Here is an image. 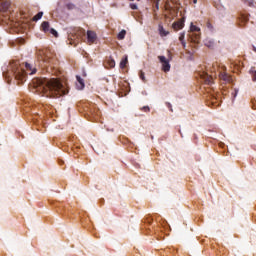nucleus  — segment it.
<instances>
[{
	"label": "nucleus",
	"mask_w": 256,
	"mask_h": 256,
	"mask_svg": "<svg viewBox=\"0 0 256 256\" xmlns=\"http://www.w3.org/2000/svg\"><path fill=\"white\" fill-rule=\"evenodd\" d=\"M35 89L42 97L57 99L69 93V87L66 86L59 78H40L36 80Z\"/></svg>",
	"instance_id": "f257e3e1"
},
{
	"label": "nucleus",
	"mask_w": 256,
	"mask_h": 256,
	"mask_svg": "<svg viewBox=\"0 0 256 256\" xmlns=\"http://www.w3.org/2000/svg\"><path fill=\"white\" fill-rule=\"evenodd\" d=\"M130 1H133V0H130Z\"/></svg>",
	"instance_id": "2f4dec72"
},
{
	"label": "nucleus",
	"mask_w": 256,
	"mask_h": 256,
	"mask_svg": "<svg viewBox=\"0 0 256 256\" xmlns=\"http://www.w3.org/2000/svg\"><path fill=\"white\" fill-rule=\"evenodd\" d=\"M66 9H68V11H73V9H75V4L73 3L66 4Z\"/></svg>",
	"instance_id": "a211bd4d"
},
{
	"label": "nucleus",
	"mask_w": 256,
	"mask_h": 256,
	"mask_svg": "<svg viewBox=\"0 0 256 256\" xmlns=\"http://www.w3.org/2000/svg\"><path fill=\"white\" fill-rule=\"evenodd\" d=\"M158 30L161 37H167L169 35V31L165 30L162 25H159Z\"/></svg>",
	"instance_id": "9d476101"
},
{
	"label": "nucleus",
	"mask_w": 256,
	"mask_h": 256,
	"mask_svg": "<svg viewBox=\"0 0 256 256\" xmlns=\"http://www.w3.org/2000/svg\"><path fill=\"white\" fill-rule=\"evenodd\" d=\"M250 74L252 77V81H256V70L254 68L250 70Z\"/></svg>",
	"instance_id": "f3484780"
},
{
	"label": "nucleus",
	"mask_w": 256,
	"mask_h": 256,
	"mask_svg": "<svg viewBox=\"0 0 256 256\" xmlns=\"http://www.w3.org/2000/svg\"><path fill=\"white\" fill-rule=\"evenodd\" d=\"M137 1H141V0H137Z\"/></svg>",
	"instance_id": "7c9ffc66"
},
{
	"label": "nucleus",
	"mask_w": 256,
	"mask_h": 256,
	"mask_svg": "<svg viewBox=\"0 0 256 256\" xmlns=\"http://www.w3.org/2000/svg\"><path fill=\"white\" fill-rule=\"evenodd\" d=\"M38 61L42 67H47V65H51L53 61V53L49 49L38 50L37 52Z\"/></svg>",
	"instance_id": "7ed1b4c3"
},
{
	"label": "nucleus",
	"mask_w": 256,
	"mask_h": 256,
	"mask_svg": "<svg viewBox=\"0 0 256 256\" xmlns=\"http://www.w3.org/2000/svg\"><path fill=\"white\" fill-rule=\"evenodd\" d=\"M127 63H129V60L127 56H125L120 62V69H125L127 67Z\"/></svg>",
	"instance_id": "4468645a"
},
{
	"label": "nucleus",
	"mask_w": 256,
	"mask_h": 256,
	"mask_svg": "<svg viewBox=\"0 0 256 256\" xmlns=\"http://www.w3.org/2000/svg\"><path fill=\"white\" fill-rule=\"evenodd\" d=\"M76 79L82 88L85 87V82H83V78H81V76H76Z\"/></svg>",
	"instance_id": "aec40b11"
},
{
	"label": "nucleus",
	"mask_w": 256,
	"mask_h": 256,
	"mask_svg": "<svg viewBox=\"0 0 256 256\" xmlns=\"http://www.w3.org/2000/svg\"><path fill=\"white\" fill-rule=\"evenodd\" d=\"M95 41H97V33H95L94 31L88 30L87 31V42L89 43V45H93V43H95Z\"/></svg>",
	"instance_id": "0eeeda50"
},
{
	"label": "nucleus",
	"mask_w": 256,
	"mask_h": 256,
	"mask_svg": "<svg viewBox=\"0 0 256 256\" xmlns=\"http://www.w3.org/2000/svg\"><path fill=\"white\" fill-rule=\"evenodd\" d=\"M48 33H51V35H54V37H58V35H59V34L56 32V30L53 29V28H51Z\"/></svg>",
	"instance_id": "b1692460"
},
{
	"label": "nucleus",
	"mask_w": 256,
	"mask_h": 256,
	"mask_svg": "<svg viewBox=\"0 0 256 256\" xmlns=\"http://www.w3.org/2000/svg\"><path fill=\"white\" fill-rule=\"evenodd\" d=\"M7 9H9V2L0 3V11L5 13V11H7Z\"/></svg>",
	"instance_id": "ddd939ff"
},
{
	"label": "nucleus",
	"mask_w": 256,
	"mask_h": 256,
	"mask_svg": "<svg viewBox=\"0 0 256 256\" xmlns=\"http://www.w3.org/2000/svg\"><path fill=\"white\" fill-rule=\"evenodd\" d=\"M155 7H156V11H159V0H156Z\"/></svg>",
	"instance_id": "c85d7f7f"
},
{
	"label": "nucleus",
	"mask_w": 256,
	"mask_h": 256,
	"mask_svg": "<svg viewBox=\"0 0 256 256\" xmlns=\"http://www.w3.org/2000/svg\"><path fill=\"white\" fill-rule=\"evenodd\" d=\"M141 111H144V113H149V111H151V108H149V106H144L142 108H140Z\"/></svg>",
	"instance_id": "5701e85b"
},
{
	"label": "nucleus",
	"mask_w": 256,
	"mask_h": 256,
	"mask_svg": "<svg viewBox=\"0 0 256 256\" xmlns=\"http://www.w3.org/2000/svg\"><path fill=\"white\" fill-rule=\"evenodd\" d=\"M219 78L221 79V81H225V83H231V76L226 72H220Z\"/></svg>",
	"instance_id": "1a4fd4ad"
},
{
	"label": "nucleus",
	"mask_w": 256,
	"mask_h": 256,
	"mask_svg": "<svg viewBox=\"0 0 256 256\" xmlns=\"http://www.w3.org/2000/svg\"><path fill=\"white\" fill-rule=\"evenodd\" d=\"M190 31L192 34H190V41L192 43H199V39H201V35L197 34L201 31V28L197 27L196 25L191 24Z\"/></svg>",
	"instance_id": "20e7f679"
},
{
	"label": "nucleus",
	"mask_w": 256,
	"mask_h": 256,
	"mask_svg": "<svg viewBox=\"0 0 256 256\" xmlns=\"http://www.w3.org/2000/svg\"><path fill=\"white\" fill-rule=\"evenodd\" d=\"M166 107H168V109H170V111L173 112V106L171 105V103L166 102Z\"/></svg>",
	"instance_id": "bb28decb"
},
{
	"label": "nucleus",
	"mask_w": 256,
	"mask_h": 256,
	"mask_svg": "<svg viewBox=\"0 0 256 256\" xmlns=\"http://www.w3.org/2000/svg\"><path fill=\"white\" fill-rule=\"evenodd\" d=\"M43 17V12H39L37 15L33 17V21H39Z\"/></svg>",
	"instance_id": "6ab92c4d"
},
{
	"label": "nucleus",
	"mask_w": 256,
	"mask_h": 256,
	"mask_svg": "<svg viewBox=\"0 0 256 256\" xmlns=\"http://www.w3.org/2000/svg\"><path fill=\"white\" fill-rule=\"evenodd\" d=\"M240 19L242 23H247V21H249V16L242 14Z\"/></svg>",
	"instance_id": "dca6fc26"
},
{
	"label": "nucleus",
	"mask_w": 256,
	"mask_h": 256,
	"mask_svg": "<svg viewBox=\"0 0 256 256\" xmlns=\"http://www.w3.org/2000/svg\"><path fill=\"white\" fill-rule=\"evenodd\" d=\"M207 29H209V31H213V24H211V22H207L206 23Z\"/></svg>",
	"instance_id": "a878e982"
},
{
	"label": "nucleus",
	"mask_w": 256,
	"mask_h": 256,
	"mask_svg": "<svg viewBox=\"0 0 256 256\" xmlns=\"http://www.w3.org/2000/svg\"><path fill=\"white\" fill-rule=\"evenodd\" d=\"M158 59L162 64V71L165 73L171 71V64H169V59H167L165 56H158Z\"/></svg>",
	"instance_id": "39448f33"
},
{
	"label": "nucleus",
	"mask_w": 256,
	"mask_h": 256,
	"mask_svg": "<svg viewBox=\"0 0 256 256\" xmlns=\"http://www.w3.org/2000/svg\"><path fill=\"white\" fill-rule=\"evenodd\" d=\"M139 77H140V79H141L144 83L147 82V79H145V72H144V71H140Z\"/></svg>",
	"instance_id": "412c9836"
},
{
	"label": "nucleus",
	"mask_w": 256,
	"mask_h": 256,
	"mask_svg": "<svg viewBox=\"0 0 256 256\" xmlns=\"http://www.w3.org/2000/svg\"><path fill=\"white\" fill-rule=\"evenodd\" d=\"M82 35H85V30L80 28L77 30V37H81Z\"/></svg>",
	"instance_id": "4be33fe9"
},
{
	"label": "nucleus",
	"mask_w": 256,
	"mask_h": 256,
	"mask_svg": "<svg viewBox=\"0 0 256 256\" xmlns=\"http://www.w3.org/2000/svg\"><path fill=\"white\" fill-rule=\"evenodd\" d=\"M185 27V18H182L172 24L174 31H181Z\"/></svg>",
	"instance_id": "423d86ee"
},
{
	"label": "nucleus",
	"mask_w": 256,
	"mask_h": 256,
	"mask_svg": "<svg viewBox=\"0 0 256 256\" xmlns=\"http://www.w3.org/2000/svg\"><path fill=\"white\" fill-rule=\"evenodd\" d=\"M37 73V68H33L31 64L26 63L21 65L19 61H13L9 65V69L3 72V77L6 79H15L18 83H23L27 79V75H35Z\"/></svg>",
	"instance_id": "f03ea898"
},
{
	"label": "nucleus",
	"mask_w": 256,
	"mask_h": 256,
	"mask_svg": "<svg viewBox=\"0 0 256 256\" xmlns=\"http://www.w3.org/2000/svg\"><path fill=\"white\" fill-rule=\"evenodd\" d=\"M130 9L137 10V4H130Z\"/></svg>",
	"instance_id": "cd10ccee"
},
{
	"label": "nucleus",
	"mask_w": 256,
	"mask_h": 256,
	"mask_svg": "<svg viewBox=\"0 0 256 256\" xmlns=\"http://www.w3.org/2000/svg\"><path fill=\"white\" fill-rule=\"evenodd\" d=\"M41 27H42V30L44 31V33H49V30L51 29L49 26V22H47V21H44L41 24Z\"/></svg>",
	"instance_id": "f8f14e48"
},
{
	"label": "nucleus",
	"mask_w": 256,
	"mask_h": 256,
	"mask_svg": "<svg viewBox=\"0 0 256 256\" xmlns=\"http://www.w3.org/2000/svg\"><path fill=\"white\" fill-rule=\"evenodd\" d=\"M192 2L194 3V5H196V3H197V0H192Z\"/></svg>",
	"instance_id": "c756f323"
},
{
	"label": "nucleus",
	"mask_w": 256,
	"mask_h": 256,
	"mask_svg": "<svg viewBox=\"0 0 256 256\" xmlns=\"http://www.w3.org/2000/svg\"><path fill=\"white\" fill-rule=\"evenodd\" d=\"M126 35H127V31L126 30H122L121 32L118 33L117 38L121 41V40L125 39Z\"/></svg>",
	"instance_id": "2eb2a0df"
},
{
	"label": "nucleus",
	"mask_w": 256,
	"mask_h": 256,
	"mask_svg": "<svg viewBox=\"0 0 256 256\" xmlns=\"http://www.w3.org/2000/svg\"><path fill=\"white\" fill-rule=\"evenodd\" d=\"M201 78L206 85H213V75H208L207 73H202Z\"/></svg>",
	"instance_id": "6e6552de"
},
{
	"label": "nucleus",
	"mask_w": 256,
	"mask_h": 256,
	"mask_svg": "<svg viewBox=\"0 0 256 256\" xmlns=\"http://www.w3.org/2000/svg\"><path fill=\"white\" fill-rule=\"evenodd\" d=\"M179 41L181 42L183 49H185V47H187V42H185V32L180 33Z\"/></svg>",
	"instance_id": "9b49d317"
},
{
	"label": "nucleus",
	"mask_w": 256,
	"mask_h": 256,
	"mask_svg": "<svg viewBox=\"0 0 256 256\" xmlns=\"http://www.w3.org/2000/svg\"><path fill=\"white\" fill-rule=\"evenodd\" d=\"M108 65H109V67H111V69H113L115 67V61L113 59H110L108 61Z\"/></svg>",
	"instance_id": "393cba45"
}]
</instances>
